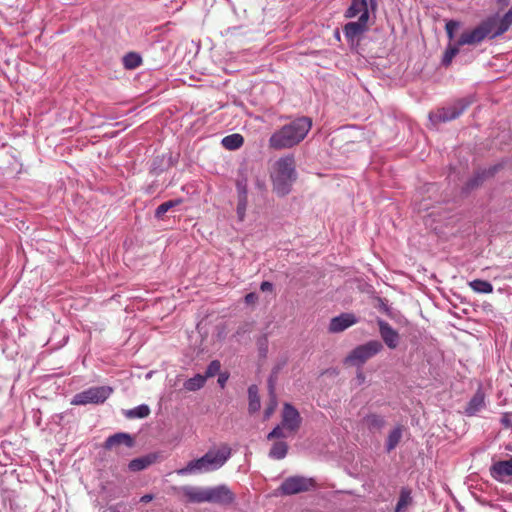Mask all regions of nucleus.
I'll return each instance as SVG.
<instances>
[{
	"instance_id": "obj_14",
	"label": "nucleus",
	"mask_w": 512,
	"mask_h": 512,
	"mask_svg": "<svg viewBox=\"0 0 512 512\" xmlns=\"http://www.w3.org/2000/svg\"><path fill=\"white\" fill-rule=\"evenodd\" d=\"M487 20H491L493 22L491 25L493 37L496 38L502 35L508 31L512 25V7L502 17H499L498 14H493L487 17Z\"/></svg>"
},
{
	"instance_id": "obj_2",
	"label": "nucleus",
	"mask_w": 512,
	"mask_h": 512,
	"mask_svg": "<svg viewBox=\"0 0 512 512\" xmlns=\"http://www.w3.org/2000/svg\"><path fill=\"white\" fill-rule=\"evenodd\" d=\"M231 457V448L223 445L218 450H209L203 456L189 461L176 472L180 476L203 474L220 469Z\"/></svg>"
},
{
	"instance_id": "obj_11",
	"label": "nucleus",
	"mask_w": 512,
	"mask_h": 512,
	"mask_svg": "<svg viewBox=\"0 0 512 512\" xmlns=\"http://www.w3.org/2000/svg\"><path fill=\"white\" fill-rule=\"evenodd\" d=\"M489 473L495 481L509 483L512 477V456L507 460L495 461L490 466Z\"/></svg>"
},
{
	"instance_id": "obj_7",
	"label": "nucleus",
	"mask_w": 512,
	"mask_h": 512,
	"mask_svg": "<svg viewBox=\"0 0 512 512\" xmlns=\"http://www.w3.org/2000/svg\"><path fill=\"white\" fill-rule=\"evenodd\" d=\"M316 487V482L313 478L305 476H290L286 478L280 485L279 490L283 495H294L301 492H307Z\"/></svg>"
},
{
	"instance_id": "obj_48",
	"label": "nucleus",
	"mask_w": 512,
	"mask_h": 512,
	"mask_svg": "<svg viewBox=\"0 0 512 512\" xmlns=\"http://www.w3.org/2000/svg\"><path fill=\"white\" fill-rule=\"evenodd\" d=\"M154 499L153 494H145L140 498V502L148 503Z\"/></svg>"
},
{
	"instance_id": "obj_50",
	"label": "nucleus",
	"mask_w": 512,
	"mask_h": 512,
	"mask_svg": "<svg viewBox=\"0 0 512 512\" xmlns=\"http://www.w3.org/2000/svg\"><path fill=\"white\" fill-rule=\"evenodd\" d=\"M269 384H270V389L272 390L273 389V384H272V380L271 379L269 380Z\"/></svg>"
},
{
	"instance_id": "obj_21",
	"label": "nucleus",
	"mask_w": 512,
	"mask_h": 512,
	"mask_svg": "<svg viewBox=\"0 0 512 512\" xmlns=\"http://www.w3.org/2000/svg\"><path fill=\"white\" fill-rule=\"evenodd\" d=\"M413 498L411 496V490L407 487H403L400 490L399 499L397 501L394 512H407V507L411 505Z\"/></svg>"
},
{
	"instance_id": "obj_46",
	"label": "nucleus",
	"mask_w": 512,
	"mask_h": 512,
	"mask_svg": "<svg viewBox=\"0 0 512 512\" xmlns=\"http://www.w3.org/2000/svg\"><path fill=\"white\" fill-rule=\"evenodd\" d=\"M257 298H258L257 295L255 293L251 292L245 296V302L247 304H251V303H254L257 300Z\"/></svg>"
},
{
	"instance_id": "obj_20",
	"label": "nucleus",
	"mask_w": 512,
	"mask_h": 512,
	"mask_svg": "<svg viewBox=\"0 0 512 512\" xmlns=\"http://www.w3.org/2000/svg\"><path fill=\"white\" fill-rule=\"evenodd\" d=\"M461 46L462 45L458 44V40L454 43L449 42V44L447 45V47L443 53V56L441 59V65L444 67L450 66L454 57L457 54H459Z\"/></svg>"
},
{
	"instance_id": "obj_27",
	"label": "nucleus",
	"mask_w": 512,
	"mask_h": 512,
	"mask_svg": "<svg viewBox=\"0 0 512 512\" xmlns=\"http://www.w3.org/2000/svg\"><path fill=\"white\" fill-rule=\"evenodd\" d=\"M223 147L228 150H236L240 148L244 143V138L238 133L230 134L225 136L221 141Z\"/></svg>"
},
{
	"instance_id": "obj_13",
	"label": "nucleus",
	"mask_w": 512,
	"mask_h": 512,
	"mask_svg": "<svg viewBox=\"0 0 512 512\" xmlns=\"http://www.w3.org/2000/svg\"><path fill=\"white\" fill-rule=\"evenodd\" d=\"M380 336L389 349H396L400 343V335L388 322L377 319Z\"/></svg>"
},
{
	"instance_id": "obj_41",
	"label": "nucleus",
	"mask_w": 512,
	"mask_h": 512,
	"mask_svg": "<svg viewBox=\"0 0 512 512\" xmlns=\"http://www.w3.org/2000/svg\"><path fill=\"white\" fill-rule=\"evenodd\" d=\"M499 170V165H494L489 167L488 169H482L481 171L484 173L486 179L493 177Z\"/></svg>"
},
{
	"instance_id": "obj_15",
	"label": "nucleus",
	"mask_w": 512,
	"mask_h": 512,
	"mask_svg": "<svg viewBox=\"0 0 512 512\" xmlns=\"http://www.w3.org/2000/svg\"><path fill=\"white\" fill-rule=\"evenodd\" d=\"M487 20H491L493 22L491 25L493 37L496 38L502 35L508 31L512 25V7L502 17H499L498 14H493L487 17Z\"/></svg>"
},
{
	"instance_id": "obj_37",
	"label": "nucleus",
	"mask_w": 512,
	"mask_h": 512,
	"mask_svg": "<svg viewBox=\"0 0 512 512\" xmlns=\"http://www.w3.org/2000/svg\"><path fill=\"white\" fill-rule=\"evenodd\" d=\"M221 370V363L219 360H213L209 363L207 366V369L205 371L204 377L211 378L214 377L217 374H220Z\"/></svg>"
},
{
	"instance_id": "obj_3",
	"label": "nucleus",
	"mask_w": 512,
	"mask_h": 512,
	"mask_svg": "<svg viewBox=\"0 0 512 512\" xmlns=\"http://www.w3.org/2000/svg\"><path fill=\"white\" fill-rule=\"evenodd\" d=\"M270 177L273 191L280 197L288 195L297 178L293 157L287 156L278 159L273 165Z\"/></svg>"
},
{
	"instance_id": "obj_44",
	"label": "nucleus",
	"mask_w": 512,
	"mask_h": 512,
	"mask_svg": "<svg viewBox=\"0 0 512 512\" xmlns=\"http://www.w3.org/2000/svg\"><path fill=\"white\" fill-rule=\"evenodd\" d=\"M273 288H274L273 284L269 281H263L260 284V290L263 292H271L273 290Z\"/></svg>"
},
{
	"instance_id": "obj_33",
	"label": "nucleus",
	"mask_w": 512,
	"mask_h": 512,
	"mask_svg": "<svg viewBox=\"0 0 512 512\" xmlns=\"http://www.w3.org/2000/svg\"><path fill=\"white\" fill-rule=\"evenodd\" d=\"M367 8V0H352L351 5L345 12V17L353 18Z\"/></svg>"
},
{
	"instance_id": "obj_28",
	"label": "nucleus",
	"mask_w": 512,
	"mask_h": 512,
	"mask_svg": "<svg viewBox=\"0 0 512 512\" xmlns=\"http://www.w3.org/2000/svg\"><path fill=\"white\" fill-rule=\"evenodd\" d=\"M205 383H206V377H204V375H201V374H196L195 376L187 379L184 382L183 387L187 391L194 392V391H198L202 387H204Z\"/></svg>"
},
{
	"instance_id": "obj_42",
	"label": "nucleus",
	"mask_w": 512,
	"mask_h": 512,
	"mask_svg": "<svg viewBox=\"0 0 512 512\" xmlns=\"http://www.w3.org/2000/svg\"><path fill=\"white\" fill-rule=\"evenodd\" d=\"M229 378V374L227 372L218 374V384L221 388H224Z\"/></svg>"
},
{
	"instance_id": "obj_16",
	"label": "nucleus",
	"mask_w": 512,
	"mask_h": 512,
	"mask_svg": "<svg viewBox=\"0 0 512 512\" xmlns=\"http://www.w3.org/2000/svg\"><path fill=\"white\" fill-rule=\"evenodd\" d=\"M358 323V318L353 313H341L330 320L328 330L331 333H339Z\"/></svg>"
},
{
	"instance_id": "obj_45",
	"label": "nucleus",
	"mask_w": 512,
	"mask_h": 512,
	"mask_svg": "<svg viewBox=\"0 0 512 512\" xmlns=\"http://www.w3.org/2000/svg\"><path fill=\"white\" fill-rule=\"evenodd\" d=\"M275 407H276V402H273L265 409V411H264L265 419H268L273 414Z\"/></svg>"
},
{
	"instance_id": "obj_43",
	"label": "nucleus",
	"mask_w": 512,
	"mask_h": 512,
	"mask_svg": "<svg viewBox=\"0 0 512 512\" xmlns=\"http://www.w3.org/2000/svg\"><path fill=\"white\" fill-rule=\"evenodd\" d=\"M240 28H241L240 26L227 27L226 29H224L222 31V35H224V36H233V35H235L237 33V31Z\"/></svg>"
},
{
	"instance_id": "obj_22",
	"label": "nucleus",
	"mask_w": 512,
	"mask_h": 512,
	"mask_svg": "<svg viewBox=\"0 0 512 512\" xmlns=\"http://www.w3.org/2000/svg\"><path fill=\"white\" fill-rule=\"evenodd\" d=\"M155 460V456L146 455L143 457H138L131 460L128 464V468L130 471L137 472L146 469L150 466Z\"/></svg>"
},
{
	"instance_id": "obj_8",
	"label": "nucleus",
	"mask_w": 512,
	"mask_h": 512,
	"mask_svg": "<svg viewBox=\"0 0 512 512\" xmlns=\"http://www.w3.org/2000/svg\"><path fill=\"white\" fill-rule=\"evenodd\" d=\"M237 190V208L236 213L240 221H243L248 206V176L246 169H239L235 181Z\"/></svg>"
},
{
	"instance_id": "obj_36",
	"label": "nucleus",
	"mask_w": 512,
	"mask_h": 512,
	"mask_svg": "<svg viewBox=\"0 0 512 512\" xmlns=\"http://www.w3.org/2000/svg\"><path fill=\"white\" fill-rule=\"evenodd\" d=\"M292 433L286 431V428L280 423L272 429L267 435L268 440L286 438Z\"/></svg>"
},
{
	"instance_id": "obj_34",
	"label": "nucleus",
	"mask_w": 512,
	"mask_h": 512,
	"mask_svg": "<svg viewBox=\"0 0 512 512\" xmlns=\"http://www.w3.org/2000/svg\"><path fill=\"white\" fill-rule=\"evenodd\" d=\"M142 63V58L138 53L129 52L123 57V65L126 69L132 70L139 67Z\"/></svg>"
},
{
	"instance_id": "obj_35",
	"label": "nucleus",
	"mask_w": 512,
	"mask_h": 512,
	"mask_svg": "<svg viewBox=\"0 0 512 512\" xmlns=\"http://www.w3.org/2000/svg\"><path fill=\"white\" fill-rule=\"evenodd\" d=\"M486 180V177L484 173L481 170H478L475 172V174L466 182L465 184V190L471 191L477 187H479L484 181Z\"/></svg>"
},
{
	"instance_id": "obj_51",
	"label": "nucleus",
	"mask_w": 512,
	"mask_h": 512,
	"mask_svg": "<svg viewBox=\"0 0 512 512\" xmlns=\"http://www.w3.org/2000/svg\"><path fill=\"white\" fill-rule=\"evenodd\" d=\"M501 0H498V2H500Z\"/></svg>"
},
{
	"instance_id": "obj_5",
	"label": "nucleus",
	"mask_w": 512,
	"mask_h": 512,
	"mask_svg": "<svg viewBox=\"0 0 512 512\" xmlns=\"http://www.w3.org/2000/svg\"><path fill=\"white\" fill-rule=\"evenodd\" d=\"M383 349L378 340H370L355 347L346 357L345 362L353 366L361 367L367 360L377 355Z\"/></svg>"
},
{
	"instance_id": "obj_47",
	"label": "nucleus",
	"mask_w": 512,
	"mask_h": 512,
	"mask_svg": "<svg viewBox=\"0 0 512 512\" xmlns=\"http://www.w3.org/2000/svg\"><path fill=\"white\" fill-rule=\"evenodd\" d=\"M255 186L260 190V191H264L265 188H266V185H265V182L259 178L256 179L255 181Z\"/></svg>"
},
{
	"instance_id": "obj_19",
	"label": "nucleus",
	"mask_w": 512,
	"mask_h": 512,
	"mask_svg": "<svg viewBox=\"0 0 512 512\" xmlns=\"http://www.w3.org/2000/svg\"><path fill=\"white\" fill-rule=\"evenodd\" d=\"M485 407V394L481 389H478L473 397L467 404L465 413L468 416H473Z\"/></svg>"
},
{
	"instance_id": "obj_30",
	"label": "nucleus",
	"mask_w": 512,
	"mask_h": 512,
	"mask_svg": "<svg viewBox=\"0 0 512 512\" xmlns=\"http://www.w3.org/2000/svg\"><path fill=\"white\" fill-rule=\"evenodd\" d=\"M288 453V445L286 442L278 441L275 442L270 451H269V457L276 460H281L286 457Z\"/></svg>"
},
{
	"instance_id": "obj_4",
	"label": "nucleus",
	"mask_w": 512,
	"mask_h": 512,
	"mask_svg": "<svg viewBox=\"0 0 512 512\" xmlns=\"http://www.w3.org/2000/svg\"><path fill=\"white\" fill-rule=\"evenodd\" d=\"M113 391L111 386H93L75 394L71 400V404H103L112 395Z\"/></svg>"
},
{
	"instance_id": "obj_23",
	"label": "nucleus",
	"mask_w": 512,
	"mask_h": 512,
	"mask_svg": "<svg viewBox=\"0 0 512 512\" xmlns=\"http://www.w3.org/2000/svg\"><path fill=\"white\" fill-rule=\"evenodd\" d=\"M364 423L369 431H375L382 429L385 426L386 421L383 416L371 413L364 417Z\"/></svg>"
},
{
	"instance_id": "obj_39",
	"label": "nucleus",
	"mask_w": 512,
	"mask_h": 512,
	"mask_svg": "<svg viewBox=\"0 0 512 512\" xmlns=\"http://www.w3.org/2000/svg\"><path fill=\"white\" fill-rule=\"evenodd\" d=\"M360 13H361V15H360L358 21H356V22L360 23L363 26V28L367 31V22H368V19H369L368 8H365Z\"/></svg>"
},
{
	"instance_id": "obj_12",
	"label": "nucleus",
	"mask_w": 512,
	"mask_h": 512,
	"mask_svg": "<svg viewBox=\"0 0 512 512\" xmlns=\"http://www.w3.org/2000/svg\"><path fill=\"white\" fill-rule=\"evenodd\" d=\"M281 424L286 428V431L293 434L300 428V414L290 403H285L283 406Z\"/></svg>"
},
{
	"instance_id": "obj_24",
	"label": "nucleus",
	"mask_w": 512,
	"mask_h": 512,
	"mask_svg": "<svg viewBox=\"0 0 512 512\" xmlns=\"http://www.w3.org/2000/svg\"><path fill=\"white\" fill-rule=\"evenodd\" d=\"M344 35L347 39L353 41L359 36H361L366 30L360 23L348 22L343 29Z\"/></svg>"
},
{
	"instance_id": "obj_32",
	"label": "nucleus",
	"mask_w": 512,
	"mask_h": 512,
	"mask_svg": "<svg viewBox=\"0 0 512 512\" xmlns=\"http://www.w3.org/2000/svg\"><path fill=\"white\" fill-rule=\"evenodd\" d=\"M182 203V199H173L166 201L162 204H160L156 210H155V218L157 219H163L164 215L172 208L180 205Z\"/></svg>"
},
{
	"instance_id": "obj_18",
	"label": "nucleus",
	"mask_w": 512,
	"mask_h": 512,
	"mask_svg": "<svg viewBox=\"0 0 512 512\" xmlns=\"http://www.w3.org/2000/svg\"><path fill=\"white\" fill-rule=\"evenodd\" d=\"M181 490L187 501L190 503L208 502V487L184 486Z\"/></svg>"
},
{
	"instance_id": "obj_6",
	"label": "nucleus",
	"mask_w": 512,
	"mask_h": 512,
	"mask_svg": "<svg viewBox=\"0 0 512 512\" xmlns=\"http://www.w3.org/2000/svg\"><path fill=\"white\" fill-rule=\"evenodd\" d=\"M492 23L491 20H487V18L484 19L472 30L462 33L458 39V44L475 45L482 42L486 37L494 39L495 37H493V31L491 29Z\"/></svg>"
},
{
	"instance_id": "obj_40",
	"label": "nucleus",
	"mask_w": 512,
	"mask_h": 512,
	"mask_svg": "<svg viewBox=\"0 0 512 512\" xmlns=\"http://www.w3.org/2000/svg\"><path fill=\"white\" fill-rule=\"evenodd\" d=\"M500 423L505 428H512V419L509 413H503Z\"/></svg>"
},
{
	"instance_id": "obj_10",
	"label": "nucleus",
	"mask_w": 512,
	"mask_h": 512,
	"mask_svg": "<svg viewBox=\"0 0 512 512\" xmlns=\"http://www.w3.org/2000/svg\"><path fill=\"white\" fill-rule=\"evenodd\" d=\"M235 499V494L225 484L208 487V503L229 506L234 503Z\"/></svg>"
},
{
	"instance_id": "obj_26",
	"label": "nucleus",
	"mask_w": 512,
	"mask_h": 512,
	"mask_svg": "<svg viewBox=\"0 0 512 512\" xmlns=\"http://www.w3.org/2000/svg\"><path fill=\"white\" fill-rule=\"evenodd\" d=\"M151 410L147 404H141L129 410L124 411V415L128 419H142L149 416Z\"/></svg>"
},
{
	"instance_id": "obj_1",
	"label": "nucleus",
	"mask_w": 512,
	"mask_h": 512,
	"mask_svg": "<svg viewBox=\"0 0 512 512\" xmlns=\"http://www.w3.org/2000/svg\"><path fill=\"white\" fill-rule=\"evenodd\" d=\"M311 127L310 117H297L270 136L269 146L276 150L292 148L305 139Z\"/></svg>"
},
{
	"instance_id": "obj_9",
	"label": "nucleus",
	"mask_w": 512,
	"mask_h": 512,
	"mask_svg": "<svg viewBox=\"0 0 512 512\" xmlns=\"http://www.w3.org/2000/svg\"><path fill=\"white\" fill-rule=\"evenodd\" d=\"M469 102L461 99L455 104L429 113V120L433 124L444 123L458 118L469 106Z\"/></svg>"
},
{
	"instance_id": "obj_49",
	"label": "nucleus",
	"mask_w": 512,
	"mask_h": 512,
	"mask_svg": "<svg viewBox=\"0 0 512 512\" xmlns=\"http://www.w3.org/2000/svg\"><path fill=\"white\" fill-rule=\"evenodd\" d=\"M118 506H119V504H117V505H112V506H110V507H109V510H110L111 512H120V511H119V509H118Z\"/></svg>"
},
{
	"instance_id": "obj_31",
	"label": "nucleus",
	"mask_w": 512,
	"mask_h": 512,
	"mask_svg": "<svg viewBox=\"0 0 512 512\" xmlns=\"http://www.w3.org/2000/svg\"><path fill=\"white\" fill-rule=\"evenodd\" d=\"M469 286L476 293L489 294L493 292V286L487 280L475 279L469 282Z\"/></svg>"
},
{
	"instance_id": "obj_25",
	"label": "nucleus",
	"mask_w": 512,
	"mask_h": 512,
	"mask_svg": "<svg viewBox=\"0 0 512 512\" xmlns=\"http://www.w3.org/2000/svg\"><path fill=\"white\" fill-rule=\"evenodd\" d=\"M248 398H249V405L248 410L249 413L253 414L257 411H259L261 404H260V397L258 395V387L256 385H251L248 388Z\"/></svg>"
},
{
	"instance_id": "obj_29",
	"label": "nucleus",
	"mask_w": 512,
	"mask_h": 512,
	"mask_svg": "<svg viewBox=\"0 0 512 512\" xmlns=\"http://www.w3.org/2000/svg\"><path fill=\"white\" fill-rule=\"evenodd\" d=\"M402 438V428L400 426L395 427L392 429L387 437L386 440V451L391 452L393 449L396 448V446L399 444L400 440Z\"/></svg>"
},
{
	"instance_id": "obj_38",
	"label": "nucleus",
	"mask_w": 512,
	"mask_h": 512,
	"mask_svg": "<svg viewBox=\"0 0 512 512\" xmlns=\"http://www.w3.org/2000/svg\"><path fill=\"white\" fill-rule=\"evenodd\" d=\"M460 23L456 20H449L445 25V31L447 34V37L449 38L450 42L455 37V32L459 28Z\"/></svg>"
},
{
	"instance_id": "obj_17",
	"label": "nucleus",
	"mask_w": 512,
	"mask_h": 512,
	"mask_svg": "<svg viewBox=\"0 0 512 512\" xmlns=\"http://www.w3.org/2000/svg\"><path fill=\"white\" fill-rule=\"evenodd\" d=\"M121 445H124L127 448H132L134 446L133 437L130 434L124 432L115 433L105 440L104 448L113 449Z\"/></svg>"
}]
</instances>
